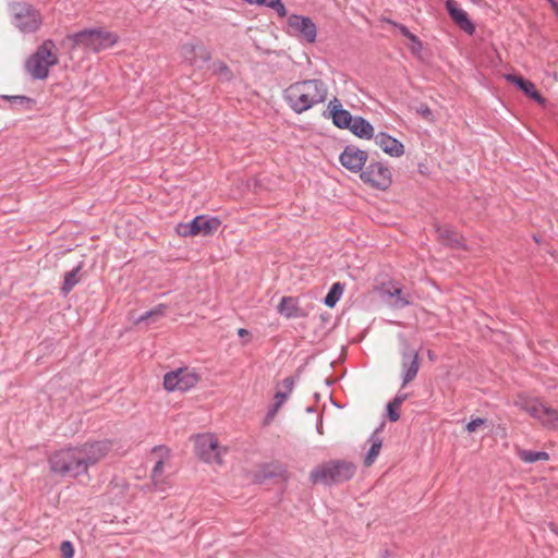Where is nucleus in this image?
Here are the masks:
<instances>
[{
    "instance_id": "obj_1",
    "label": "nucleus",
    "mask_w": 558,
    "mask_h": 558,
    "mask_svg": "<svg viewBox=\"0 0 558 558\" xmlns=\"http://www.w3.org/2000/svg\"><path fill=\"white\" fill-rule=\"evenodd\" d=\"M111 448V441L99 440L58 450L49 457L50 471L73 478L87 475L88 469L105 459Z\"/></svg>"
},
{
    "instance_id": "obj_2",
    "label": "nucleus",
    "mask_w": 558,
    "mask_h": 558,
    "mask_svg": "<svg viewBox=\"0 0 558 558\" xmlns=\"http://www.w3.org/2000/svg\"><path fill=\"white\" fill-rule=\"evenodd\" d=\"M329 95V85L322 78H306L294 82L282 93L284 102L296 114H302L324 105Z\"/></svg>"
},
{
    "instance_id": "obj_3",
    "label": "nucleus",
    "mask_w": 558,
    "mask_h": 558,
    "mask_svg": "<svg viewBox=\"0 0 558 558\" xmlns=\"http://www.w3.org/2000/svg\"><path fill=\"white\" fill-rule=\"evenodd\" d=\"M355 474V465L345 460H331L315 466L310 473L313 485L339 484L349 481Z\"/></svg>"
},
{
    "instance_id": "obj_4",
    "label": "nucleus",
    "mask_w": 558,
    "mask_h": 558,
    "mask_svg": "<svg viewBox=\"0 0 558 558\" xmlns=\"http://www.w3.org/2000/svg\"><path fill=\"white\" fill-rule=\"evenodd\" d=\"M59 62V53L56 44L47 39L26 60L27 73L36 80H45L49 75L50 68Z\"/></svg>"
},
{
    "instance_id": "obj_5",
    "label": "nucleus",
    "mask_w": 558,
    "mask_h": 558,
    "mask_svg": "<svg viewBox=\"0 0 558 558\" xmlns=\"http://www.w3.org/2000/svg\"><path fill=\"white\" fill-rule=\"evenodd\" d=\"M118 35L104 28L84 29L68 36L73 48H84L93 52L108 49L118 43Z\"/></svg>"
},
{
    "instance_id": "obj_6",
    "label": "nucleus",
    "mask_w": 558,
    "mask_h": 558,
    "mask_svg": "<svg viewBox=\"0 0 558 558\" xmlns=\"http://www.w3.org/2000/svg\"><path fill=\"white\" fill-rule=\"evenodd\" d=\"M515 405L536 418L544 427L558 432V412L536 399L519 396Z\"/></svg>"
},
{
    "instance_id": "obj_7",
    "label": "nucleus",
    "mask_w": 558,
    "mask_h": 558,
    "mask_svg": "<svg viewBox=\"0 0 558 558\" xmlns=\"http://www.w3.org/2000/svg\"><path fill=\"white\" fill-rule=\"evenodd\" d=\"M194 447L197 457L208 463L221 465L227 447L220 446L218 438L213 434H202L195 437Z\"/></svg>"
},
{
    "instance_id": "obj_8",
    "label": "nucleus",
    "mask_w": 558,
    "mask_h": 558,
    "mask_svg": "<svg viewBox=\"0 0 558 558\" xmlns=\"http://www.w3.org/2000/svg\"><path fill=\"white\" fill-rule=\"evenodd\" d=\"M201 376L198 373L189 367H180L175 371H171L163 376V387L167 391H187L194 388Z\"/></svg>"
},
{
    "instance_id": "obj_9",
    "label": "nucleus",
    "mask_w": 558,
    "mask_h": 558,
    "mask_svg": "<svg viewBox=\"0 0 558 558\" xmlns=\"http://www.w3.org/2000/svg\"><path fill=\"white\" fill-rule=\"evenodd\" d=\"M13 24L22 33H35L43 24V16L33 5L17 3L13 7Z\"/></svg>"
},
{
    "instance_id": "obj_10",
    "label": "nucleus",
    "mask_w": 558,
    "mask_h": 558,
    "mask_svg": "<svg viewBox=\"0 0 558 558\" xmlns=\"http://www.w3.org/2000/svg\"><path fill=\"white\" fill-rule=\"evenodd\" d=\"M360 178L364 183L378 190L388 189L392 182L390 169L381 162H372L361 172Z\"/></svg>"
},
{
    "instance_id": "obj_11",
    "label": "nucleus",
    "mask_w": 558,
    "mask_h": 558,
    "mask_svg": "<svg viewBox=\"0 0 558 558\" xmlns=\"http://www.w3.org/2000/svg\"><path fill=\"white\" fill-rule=\"evenodd\" d=\"M150 458L154 461L150 474L153 485L157 489H163L162 485L166 483L165 472L171 466V452L167 447H156L153 449Z\"/></svg>"
},
{
    "instance_id": "obj_12",
    "label": "nucleus",
    "mask_w": 558,
    "mask_h": 558,
    "mask_svg": "<svg viewBox=\"0 0 558 558\" xmlns=\"http://www.w3.org/2000/svg\"><path fill=\"white\" fill-rule=\"evenodd\" d=\"M288 26L293 35L301 36L308 43L316 40L317 28L310 17L293 14L288 19Z\"/></svg>"
},
{
    "instance_id": "obj_13",
    "label": "nucleus",
    "mask_w": 558,
    "mask_h": 558,
    "mask_svg": "<svg viewBox=\"0 0 558 558\" xmlns=\"http://www.w3.org/2000/svg\"><path fill=\"white\" fill-rule=\"evenodd\" d=\"M368 155L365 150H362L355 146H347L339 156L340 163L351 172L362 171L366 163Z\"/></svg>"
},
{
    "instance_id": "obj_14",
    "label": "nucleus",
    "mask_w": 558,
    "mask_h": 558,
    "mask_svg": "<svg viewBox=\"0 0 558 558\" xmlns=\"http://www.w3.org/2000/svg\"><path fill=\"white\" fill-rule=\"evenodd\" d=\"M181 57L190 65L199 66L210 60V52L202 45L184 44L180 49Z\"/></svg>"
},
{
    "instance_id": "obj_15",
    "label": "nucleus",
    "mask_w": 558,
    "mask_h": 558,
    "mask_svg": "<svg viewBox=\"0 0 558 558\" xmlns=\"http://www.w3.org/2000/svg\"><path fill=\"white\" fill-rule=\"evenodd\" d=\"M328 117L332 119L336 126L349 129L354 118L348 110L343 109L340 100L333 97L328 101Z\"/></svg>"
},
{
    "instance_id": "obj_16",
    "label": "nucleus",
    "mask_w": 558,
    "mask_h": 558,
    "mask_svg": "<svg viewBox=\"0 0 558 558\" xmlns=\"http://www.w3.org/2000/svg\"><path fill=\"white\" fill-rule=\"evenodd\" d=\"M446 8L452 21L465 33L472 35L475 32V25L469 19L468 13L458 5L456 0H447Z\"/></svg>"
},
{
    "instance_id": "obj_17",
    "label": "nucleus",
    "mask_w": 558,
    "mask_h": 558,
    "mask_svg": "<svg viewBox=\"0 0 558 558\" xmlns=\"http://www.w3.org/2000/svg\"><path fill=\"white\" fill-rule=\"evenodd\" d=\"M375 143L385 154L391 157H401L404 154L403 144L387 133H378L375 136Z\"/></svg>"
},
{
    "instance_id": "obj_18",
    "label": "nucleus",
    "mask_w": 558,
    "mask_h": 558,
    "mask_svg": "<svg viewBox=\"0 0 558 558\" xmlns=\"http://www.w3.org/2000/svg\"><path fill=\"white\" fill-rule=\"evenodd\" d=\"M505 78L512 84H515L527 97L535 100L539 105H545V98L536 89L534 83L514 74H506Z\"/></svg>"
},
{
    "instance_id": "obj_19",
    "label": "nucleus",
    "mask_w": 558,
    "mask_h": 558,
    "mask_svg": "<svg viewBox=\"0 0 558 558\" xmlns=\"http://www.w3.org/2000/svg\"><path fill=\"white\" fill-rule=\"evenodd\" d=\"M402 367H403V384L402 386H407L411 383L417 375L420 369V359L418 353L416 351L404 352L402 354Z\"/></svg>"
},
{
    "instance_id": "obj_20",
    "label": "nucleus",
    "mask_w": 558,
    "mask_h": 558,
    "mask_svg": "<svg viewBox=\"0 0 558 558\" xmlns=\"http://www.w3.org/2000/svg\"><path fill=\"white\" fill-rule=\"evenodd\" d=\"M402 367H403V384L402 386H407L411 383L417 375L420 369V359L418 353L416 351L404 352L402 354Z\"/></svg>"
},
{
    "instance_id": "obj_21",
    "label": "nucleus",
    "mask_w": 558,
    "mask_h": 558,
    "mask_svg": "<svg viewBox=\"0 0 558 558\" xmlns=\"http://www.w3.org/2000/svg\"><path fill=\"white\" fill-rule=\"evenodd\" d=\"M437 239L440 243L456 248H465L463 236L448 226L436 228Z\"/></svg>"
},
{
    "instance_id": "obj_22",
    "label": "nucleus",
    "mask_w": 558,
    "mask_h": 558,
    "mask_svg": "<svg viewBox=\"0 0 558 558\" xmlns=\"http://www.w3.org/2000/svg\"><path fill=\"white\" fill-rule=\"evenodd\" d=\"M196 222V233L197 235H211L214 234L219 227L221 226V221L217 217H206V216H196L195 217Z\"/></svg>"
},
{
    "instance_id": "obj_23",
    "label": "nucleus",
    "mask_w": 558,
    "mask_h": 558,
    "mask_svg": "<svg viewBox=\"0 0 558 558\" xmlns=\"http://www.w3.org/2000/svg\"><path fill=\"white\" fill-rule=\"evenodd\" d=\"M349 130L357 137L371 140L374 136V128L362 117H355Z\"/></svg>"
},
{
    "instance_id": "obj_24",
    "label": "nucleus",
    "mask_w": 558,
    "mask_h": 558,
    "mask_svg": "<svg viewBox=\"0 0 558 558\" xmlns=\"http://www.w3.org/2000/svg\"><path fill=\"white\" fill-rule=\"evenodd\" d=\"M278 312L287 318L300 317L303 315L300 307L298 306L296 299L292 296L282 298L278 305Z\"/></svg>"
},
{
    "instance_id": "obj_25",
    "label": "nucleus",
    "mask_w": 558,
    "mask_h": 558,
    "mask_svg": "<svg viewBox=\"0 0 558 558\" xmlns=\"http://www.w3.org/2000/svg\"><path fill=\"white\" fill-rule=\"evenodd\" d=\"M281 385L284 388V390L277 391L275 395V404H274L272 415L276 414V412L281 408V405L289 398V396L293 389V379L291 377H287L282 380Z\"/></svg>"
},
{
    "instance_id": "obj_26",
    "label": "nucleus",
    "mask_w": 558,
    "mask_h": 558,
    "mask_svg": "<svg viewBox=\"0 0 558 558\" xmlns=\"http://www.w3.org/2000/svg\"><path fill=\"white\" fill-rule=\"evenodd\" d=\"M518 457L525 463H534L536 461H548L549 454L545 451H531L525 449L517 450Z\"/></svg>"
},
{
    "instance_id": "obj_27",
    "label": "nucleus",
    "mask_w": 558,
    "mask_h": 558,
    "mask_svg": "<svg viewBox=\"0 0 558 558\" xmlns=\"http://www.w3.org/2000/svg\"><path fill=\"white\" fill-rule=\"evenodd\" d=\"M386 293L395 299L392 301L395 307H404L410 304L409 296L403 293L400 287L392 286L386 290Z\"/></svg>"
},
{
    "instance_id": "obj_28",
    "label": "nucleus",
    "mask_w": 558,
    "mask_h": 558,
    "mask_svg": "<svg viewBox=\"0 0 558 558\" xmlns=\"http://www.w3.org/2000/svg\"><path fill=\"white\" fill-rule=\"evenodd\" d=\"M81 269L82 265H78L76 268L65 274L62 287V291L65 294L69 293L78 283V272L81 271Z\"/></svg>"
},
{
    "instance_id": "obj_29",
    "label": "nucleus",
    "mask_w": 558,
    "mask_h": 558,
    "mask_svg": "<svg viewBox=\"0 0 558 558\" xmlns=\"http://www.w3.org/2000/svg\"><path fill=\"white\" fill-rule=\"evenodd\" d=\"M343 293V287L340 282H336L332 284L331 289L327 293L325 298V304L328 307H333L336 303L339 301L340 296Z\"/></svg>"
},
{
    "instance_id": "obj_30",
    "label": "nucleus",
    "mask_w": 558,
    "mask_h": 558,
    "mask_svg": "<svg viewBox=\"0 0 558 558\" xmlns=\"http://www.w3.org/2000/svg\"><path fill=\"white\" fill-rule=\"evenodd\" d=\"M195 218L190 222H182L175 227V232L182 238L197 236Z\"/></svg>"
},
{
    "instance_id": "obj_31",
    "label": "nucleus",
    "mask_w": 558,
    "mask_h": 558,
    "mask_svg": "<svg viewBox=\"0 0 558 558\" xmlns=\"http://www.w3.org/2000/svg\"><path fill=\"white\" fill-rule=\"evenodd\" d=\"M381 446H383V444L379 438H374L372 440V447L364 460L365 466H371L375 462V460L379 456Z\"/></svg>"
},
{
    "instance_id": "obj_32",
    "label": "nucleus",
    "mask_w": 558,
    "mask_h": 558,
    "mask_svg": "<svg viewBox=\"0 0 558 558\" xmlns=\"http://www.w3.org/2000/svg\"><path fill=\"white\" fill-rule=\"evenodd\" d=\"M213 71L216 75H218L223 81H230L233 76L230 68L221 61L214 62Z\"/></svg>"
},
{
    "instance_id": "obj_33",
    "label": "nucleus",
    "mask_w": 558,
    "mask_h": 558,
    "mask_svg": "<svg viewBox=\"0 0 558 558\" xmlns=\"http://www.w3.org/2000/svg\"><path fill=\"white\" fill-rule=\"evenodd\" d=\"M165 312H166V306L160 304L157 307H155L154 310L146 312L144 315H142L138 318L137 323L147 320L150 317H162L165 315Z\"/></svg>"
},
{
    "instance_id": "obj_34",
    "label": "nucleus",
    "mask_w": 558,
    "mask_h": 558,
    "mask_svg": "<svg viewBox=\"0 0 558 558\" xmlns=\"http://www.w3.org/2000/svg\"><path fill=\"white\" fill-rule=\"evenodd\" d=\"M486 424V420L484 418H481V417H477L475 420H472L471 422H469L465 426V430L469 433V434H473V433H476L478 432L482 427H484Z\"/></svg>"
},
{
    "instance_id": "obj_35",
    "label": "nucleus",
    "mask_w": 558,
    "mask_h": 558,
    "mask_svg": "<svg viewBox=\"0 0 558 558\" xmlns=\"http://www.w3.org/2000/svg\"><path fill=\"white\" fill-rule=\"evenodd\" d=\"M60 551L62 558H73L74 557V547L70 541H64L60 545Z\"/></svg>"
},
{
    "instance_id": "obj_36",
    "label": "nucleus",
    "mask_w": 558,
    "mask_h": 558,
    "mask_svg": "<svg viewBox=\"0 0 558 558\" xmlns=\"http://www.w3.org/2000/svg\"><path fill=\"white\" fill-rule=\"evenodd\" d=\"M416 112L423 117L425 120L429 121V122H433L434 121V114H433V111L430 110V108L425 105V104H421L417 108H416Z\"/></svg>"
},
{
    "instance_id": "obj_37",
    "label": "nucleus",
    "mask_w": 558,
    "mask_h": 558,
    "mask_svg": "<svg viewBox=\"0 0 558 558\" xmlns=\"http://www.w3.org/2000/svg\"><path fill=\"white\" fill-rule=\"evenodd\" d=\"M399 409L400 408H397V407L392 405L391 402L388 403V405H387V414H388V417H389V420L391 422H397L400 418Z\"/></svg>"
},
{
    "instance_id": "obj_38",
    "label": "nucleus",
    "mask_w": 558,
    "mask_h": 558,
    "mask_svg": "<svg viewBox=\"0 0 558 558\" xmlns=\"http://www.w3.org/2000/svg\"><path fill=\"white\" fill-rule=\"evenodd\" d=\"M399 29L403 36H405L412 43L417 44L421 47V43H420L418 38L414 34H412L405 26L399 25Z\"/></svg>"
},
{
    "instance_id": "obj_39",
    "label": "nucleus",
    "mask_w": 558,
    "mask_h": 558,
    "mask_svg": "<svg viewBox=\"0 0 558 558\" xmlns=\"http://www.w3.org/2000/svg\"><path fill=\"white\" fill-rule=\"evenodd\" d=\"M407 398H408V395H405V393L398 395L390 402L392 403V405L400 408L402 405V403L407 400Z\"/></svg>"
},
{
    "instance_id": "obj_40",
    "label": "nucleus",
    "mask_w": 558,
    "mask_h": 558,
    "mask_svg": "<svg viewBox=\"0 0 558 558\" xmlns=\"http://www.w3.org/2000/svg\"><path fill=\"white\" fill-rule=\"evenodd\" d=\"M272 9H275L280 16H284L287 14V10L280 0L278 1V4L272 7Z\"/></svg>"
},
{
    "instance_id": "obj_41",
    "label": "nucleus",
    "mask_w": 558,
    "mask_h": 558,
    "mask_svg": "<svg viewBox=\"0 0 558 558\" xmlns=\"http://www.w3.org/2000/svg\"><path fill=\"white\" fill-rule=\"evenodd\" d=\"M279 0H258L257 4L262 5L265 4L269 8H272L275 4H278Z\"/></svg>"
},
{
    "instance_id": "obj_42",
    "label": "nucleus",
    "mask_w": 558,
    "mask_h": 558,
    "mask_svg": "<svg viewBox=\"0 0 558 558\" xmlns=\"http://www.w3.org/2000/svg\"><path fill=\"white\" fill-rule=\"evenodd\" d=\"M549 4H550L555 15L558 17V3L555 0H549Z\"/></svg>"
},
{
    "instance_id": "obj_43",
    "label": "nucleus",
    "mask_w": 558,
    "mask_h": 558,
    "mask_svg": "<svg viewBox=\"0 0 558 558\" xmlns=\"http://www.w3.org/2000/svg\"><path fill=\"white\" fill-rule=\"evenodd\" d=\"M238 335H239L240 337H244V336H247V335H248V331H247L246 329H244V328H240V329L238 330Z\"/></svg>"
},
{
    "instance_id": "obj_44",
    "label": "nucleus",
    "mask_w": 558,
    "mask_h": 558,
    "mask_svg": "<svg viewBox=\"0 0 558 558\" xmlns=\"http://www.w3.org/2000/svg\"><path fill=\"white\" fill-rule=\"evenodd\" d=\"M12 98H13V99H19V100H21V101H26V102H29V101H31V99H29V98L24 97V96H14V97H12Z\"/></svg>"
},
{
    "instance_id": "obj_45",
    "label": "nucleus",
    "mask_w": 558,
    "mask_h": 558,
    "mask_svg": "<svg viewBox=\"0 0 558 558\" xmlns=\"http://www.w3.org/2000/svg\"><path fill=\"white\" fill-rule=\"evenodd\" d=\"M245 2L250 4H257L258 0H244Z\"/></svg>"
}]
</instances>
